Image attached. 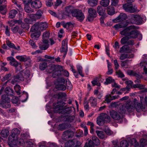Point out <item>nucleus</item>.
Returning a JSON list of instances; mask_svg holds the SVG:
<instances>
[{
    "label": "nucleus",
    "instance_id": "55",
    "mask_svg": "<svg viewBox=\"0 0 147 147\" xmlns=\"http://www.w3.org/2000/svg\"><path fill=\"white\" fill-rule=\"evenodd\" d=\"M112 100L111 99V95L110 94L107 95L106 96V98L105 100V102L109 103Z\"/></svg>",
    "mask_w": 147,
    "mask_h": 147
},
{
    "label": "nucleus",
    "instance_id": "10",
    "mask_svg": "<svg viewBox=\"0 0 147 147\" xmlns=\"http://www.w3.org/2000/svg\"><path fill=\"white\" fill-rule=\"evenodd\" d=\"M124 9L127 12L134 13L136 11L137 7L132 4L125 3L123 5Z\"/></svg>",
    "mask_w": 147,
    "mask_h": 147
},
{
    "label": "nucleus",
    "instance_id": "12",
    "mask_svg": "<svg viewBox=\"0 0 147 147\" xmlns=\"http://www.w3.org/2000/svg\"><path fill=\"white\" fill-rule=\"evenodd\" d=\"M72 16L76 18L79 21H82L85 18L84 14L82 11L79 9H75L74 11L72 13Z\"/></svg>",
    "mask_w": 147,
    "mask_h": 147
},
{
    "label": "nucleus",
    "instance_id": "28",
    "mask_svg": "<svg viewBox=\"0 0 147 147\" xmlns=\"http://www.w3.org/2000/svg\"><path fill=\"white\" fill-rule=\"evenodd\" d=\"M107 11L108 14L110 15L114 14L115 12L114 8L111 6L107 7Z\"/></svg>",
    "mask_w": 147,
    "mask_h": 147
},
{
    "label": "nucleus",
    "instance_id": "21",
    "mask_svg": "<svg viewBox=\"0 0 147 147\" xmlns=\"http://www.w3.org/2000/svg\"><path fill=\"white\" fill-rule=\"evenodd\" d=\"M74 132L70 130H68L64 132L63 135V137H65V138L72 137L74 136Z\"/></svg>",
    "mask_w": 147,
    "mask_h": 147
},
{
    "label": "nucleus",
    "instance_id": "9",
    "mask_svg": "<svg viewBox=\"0 0 147 147\" xmlns=\"http://www.w3.org/2000/svg\"><path fill=\"white\" fill-rule=\"evenodd\" d=\"M9 140L10 142L9 144L11 147H14L18 143V138L17 135L12 133L9 137Z\"/></svg>",
    "mask_w": 147,
    "mask_h": 147
},
{
    "label": "nucleus",
    "instance_id": "29",
    "mask_svg": "<svg viewBox=\"0 0 147 147\" xmlns=\"http://www.w3.org/2000/svg\"><path fill=\"white\" fill-rule=\"evenodd\" d=\"M38 24L39 28L41 30H45L48 27L47 24L46 22H41L40 23H38Z\"/></svg>",
    "mask_w": 147,
    "mask_h": 147
},
{
    "label": "nucleus",
    "instance_id": "46",
    "mask_svg": "<svg viewBox=\"0 0 147 147\" xmlns=\"http://www.w3.org/2000/svg\"><path fill=\"white\" fill-rule=\"evenodd\" d=\"M120 147H128V144L127 141L123 140L120 142Z\"/></svg>",
    "mask_w": 147,
    "mask_h": 147
},
{
    "label": "nucleus",
    "instance_id": "57",
    "mask_svg": "<svg viewBox=\"0 0 147 147\" xmlns=\"http://www.w3.org/2000/svg\"><path fill=\"white\" fill-rule=\"evenodd\" d=\"M119 0H111V5L114 6L118 5Z\"/></svg>",
    "mask_w": 147,
    "mask_h": 147
},
{
    "label": "nucleus",
    "instance_id": "31",
    "mask_svg": "<svg viewBox=\"0 0 147 147\" xmlns=\"http://www.w3.org/2000/svg\"><path fill=\"white\" fill-rule=\"evenodd\" d=\"M74 23L73 22H68L63 25V27L65 28L68 29L70 28L74 27Z\"/></svg>",
    "mask_w": 147,
    "mask_h": 147
},
{
    "label": "nucleus",
    "instance_id": "60",
    "mask_svg": "<svg viewBox=\"0 0 147 147\" xmlns=\"http://www.w3.org/2000/svg\"><path fill=\"white\" fill-rule=\"evenodd\" d=\"M29 43L33 48L36 49L37 46L34 41L30 40L29 41Z\"/></svg>",
    "mask_w": 147,
    "mask_h": 147
},
{
    "label": "nucleus",
    "instance_id": "1",
    "mask_svg": "<svg viewBox=\"0 0 147 147\" xmlns=\"http://www.w3.org/2000/svg\"><path fill=\"white\" fill-rule=\"evenodd\" d=\"M138 28L134 25L130 26L120 32L121 35L125 36L121 40V43L127 45H133L134 41L129 38H136L138 36L142 37V35L139 34L137 30Z\"/></svg>",
    "mask_w": 147,
    "mask_h": 147
},
{
    "label": "nucleus",
    "instance_id": "44",
    "mask_svg": "<svg viewBox=\"0 0 147 147\" xmlns=\"http://www.w3.org/2000/svg\"><path fill=\"white\" fill-rule=\"evenodd\" d=\"M74 145V142L73 140H69L66 142L65 144V147H71L73 146Z\"/></svg>",
    "mask_w": 147,
    "mask_h": 147
},
{
    "label": "nucleus",
    "instance_id": "53",
    "mask_svg": "<svg viewBox=\"0 0 147 147\" xmlns=\"http://www.w3.org/2000/svg\"><path fill=\"white\" fill-rule=\"evenodd\" d=\"M125 84L127 85L129 89L132 87L133 82L130 80H127L125 82Z\"/></svg>",
    "mask_w": 147,
    "mask_h": 147
},
{
    "label": "nucleus",
    "instance_id": "19",
    "mask_svg": "<svg viewBox=\"0 0 147 147\" xmlns=\"http://www.w3.org/2000/svg\"><path fill=\"white\" fill-rule=\"evenodd\" d=\"M48 43V40H42V42L40 44V48L43 50L47 49L49 47Z\"/></svg>",
    "mask_w": 147,
    "mask_h": 147
},
{
    "label": "nucleus",
    "instance_id": "32",
    "mask_svg": "<svg viewBox=\"0 0 147 147\" xmlns=\"http://www.w3.org/2000/svg\"><path fill=\"white\" fill-rule=\"evenodd\" d=\"M9 134V132L8 130L3 129L2 130L1 133V136L4 138L7 137Z\"/></svg>",
    "mask_w": 147,
    "mask_h": 147
},
{
    "label": "nucleus",
    "instance_id": "14",
    "mask_svg": "<svg viewBox=\"0 0 147 147\" xmlns=\"http://www.w3.org/2000/svg\"><path fill=\"white\" fill-rule=\"evenodd\" d=\"M88 19L89 21L96 17V11L95 9L92 8L90 7L88 9Z\"/></svg>",
    "mask_w": 147,
    "mask_h": 147
},
{
    "label": "nucleus",
    "instance_id": "63",
    "mask_svg": "<svg viewBox=\"0 0 147 147\" xmlns=\"http://www.w3.org/2000/svg\"><path fill=\"white\" fill-rule=\"evenodd\" d=\"M11 76V74H9L6 75L2 79V81H5L8 80Z\"/></svg>",
    "mask_w": 147,
    "mask_h": 147
},
{
    "label": "nucleus",
    "instance_id": "13",
    "mask_svg": "<svg viewBox=\"0 0 147 147\" xmlns=\"http://www.w3.org/2000/svg\"><path fill=\"white\" fill-rule=\"evenodd\" d=\"M142 19L141 17L138 15H132L131 16L130 21L131 23L136 24H141Z\"/></svg>",
    "mask_w": 147,
    "mask_h": 147
},
{
    "label": "nucleus",
    "instance_id": "2",
    "mask_svg": "<svg viewBox=\"0 0 147 147\" xmlns=\"http://www.w3.org/2000/svg\"><path fill=\"white\" fill-rule=\"evenodd\" d=\"M141 102H138V100L136 98H134L133 101H131L128 100L126 102L125 107L127 111L129 112L133 111L136 109L138 112H140L142 109V101L143 100V97H140Z\"/></svg>",
    "mask_w": 147,
    "mask_h": 147
},
{
    "label": "nucleus",
    "instance_id": "39",
    "mask_svg": "<svg viewBox=\"0 0 147 147\" xmlns=\"http://www.w3.org/2000/svg\"><path fill=\"white\" fill-rule=\"evenodd\" d=\"M129 62V61L128 60H126L124 61H121V66L123 67L128 68L129 67L128 65Z\"/></svg>",
    "mask_w": 147,
    "mask_h": 147
},
{
    "label": "nucleus",
    "instance_id": "47",
    "mask_svg": "<svg viewBox=\"0 0 147 147\" xmlns=\"http://www.w3.org/2000/svg\"><path fill=\"white\" fill-rule=\"evenodd\" d=\"M25 10L26 12L29 13L32 12L34 11V10L30 8L28 4H26L25 6Z\"/></svg>",
    "mask_w": 147,
    "mask_h": 147
},
{
    "label": "nucleus",
    "instance_id": "59",
    "mask_svg": "<svg viewBox=\"0 0 147 147\" xmlns=\"http://www.w3.org/2000/svg\"><path fill=\"white\" fill-rule=\"evenodd\" d=\"M144 87V85L140 84H136L134 85V88H138L140 89H143Z\"/></svg>",
    "mask_w": 147,
    "mask_h": 147
},
{
    "label": "nucleus",
    "instance_id": "5",
    "mask_svg": "<svg viewBox=\"0 0 147 147\" xmlns=\"http://www.w3.org/2000/svg\"><path fill=\"white\" fill-rule=\"evenodd\" d=\"M30 72L29 70H27L24 73V77L22 75L21 73H20L19 74L14 76L13 79L11 83L13 84H14L16 82H19L20 80L23 81L24 80V79H28L30 76Z\"/></svg>",
    "mask_w": 147,
    "mask_h": 147
},
{
    "label": "nucleus",
    "instance_id": "38",
    "mask_svg": "<svg viewBox=\"0 0 147 147\" xmlns=\"http://www.w3.org/2000/svg\"><path fill=\"white\" fill-rule=\"evenodd\" d=\"M18 12L15 9H12L11 10L9 13V18H13L14 17Z\"/></svg>",
    "mask_w": 147,
    "mask_h": 147
},
{
    "label": "nucleus",
    "instance_id": "34",
    "mask_svg": "<svg viewBox=\"0 0 147 147\" xmlns=\"http://www.w3.org/2000/svg\"><path fill=\"white\" fill-rule=\"evenodd\" d=\"M13 92L12 89L9 87L6 88L5 90V93L8 96L13 95Z\"/></svg>",
    "mask_w": 147,
    "mask_h": 147
},
{
    "label": "nucleus",
    "instance_id": "42",
    "mask_svg": "<svg viewBox=\"0 0 147 147\" xmlns=\"http://www.w3.org/2000/svg\"><path fill=\"white\" fill-rule=\"evenodd\" d=\"M38 28H39L38 24V23H36L32 27L30 30L32 32H34L37 31Z\"/></svg>",
    "mask_w": 147,
    "mask_h": 147
},
{
    "label": "nucleus",
    "instance_id": "24",
    "mask_svg": "<svg viewBox=\"0 0 147 147\" xmlns=\"http://www.w3.org/2000/svg\"><path fill=\"white\" fill-rule=\"evenodd\" d=\"M127 24L126 21H124L123 22L118 24L115 25L113 26V28L116 29H118L126 27Z\"/></svg>",
    "mask_w": 147,
    "mask_h": 147
},
{
    "label": "nucleus",
    "instance_id": "37",
    "mask_svg": "<svg viewBox=\"0 0 147 147\" xmlns=\"http://www.w3.org/2000/svg\"><path fill=\"white\" fill-rule=\"evenodd\" d=\"M98 0H88V4L91 7L96 6L98 3Z\"/></svg>",
    "mask_w": 147,
    "mask_h": 147
},
{
    "label": "nucleus",
    "instance_id": "49",
    "mask_svg": "<svg viewBox=\"0 0 147 147\" xmlns=\"http://www.w3.org/2000/svg\"><path fill=\"white\" fill-rule=\"evenodd\" d=\"M116 73L118 76L120 78H123L124 77V75L123 72L120 70H116Z\"/></svg>",
    "mask_w": 147,
    "mask_h": 147
},
{
    "label": "nucleus",
    "instance_id": "7",
    "mask_svg": "<svg viewBox=\"0 0 147 147\" xmlns=\"http://www.w3.org/2000/svg\"><path fill=\"white\" fill-rule=\"evenodd\" d=\"M110 121V118L107 115L102 113L100 116L97 118L96 122L98 125H101L105 123H107Z\"/></svg>",
    "mask_w": 147,
    "mask_h": 147
},
{
    "label": "nucleus",
    "instance_id": "27",
    "mask_svg": "<svg viewBox=\"0 0 147 147\" xmlns=\"http://www.w3.org/2000/svg\"><path fill=\"white\" fill-rule=\"evenodd\" d=\"M11 30L13 33H15L17 32L20 34H21L22 33V30L20 28H19L18 26H16L11 28Z\"/></svg>",
    "mask_w": 147,
    "mask_h": 147
},
{
    "label": "nucleus",
    "instance_id": "54",
    "mask_svg": "<svg viewBox=\"0 0 147 147\" xmlns=\"http://www.w3.org/2000/svg\"><path fill=\"white\" fill-rule=\"evenodd\" d=\"M18 22L17 20H11L8 22V24H9V26H12L14 25L15 24L17 23Z\"/></svg>",
    "mask_w": 147,
    "mask_h": 147
},
{
    "label": "nucleus",
    "instance_id": "30",
    "mask_svg": "<svg viewBox=\"0 0 147 147\" xmlns=\"http://www.w3.org/2000/svg\"><path fill=\"white\" fill-rule=\"evenodd\" d=\"M90 102L92 106H96L97 103L96 99L93 97H91L89 99Z\"/></svg>",
    "mask_w": 147,
    "mask_h": 147
},
{
    "label": "nucleus",
    "instance_id": "35",
    "mask_svg": "<svg viewBox=\"0 0 147 147\" xmlns=\"http://www.w3.org/2000/svg\"><path fill=\"white\" fill-rule=\"evenodd\" d=\"M109 3V0H102L100 2L101 5L104 7H106L108 6Z\"/></svg>",
    "mask_w": 147,
    "mask_h": 147
},
{
    "label": "nucleus",
    "instance_id": "62",
    "mask_svg": "<svg viewBox=\"0 0 147 147\" xmlns=\"http://www.w3.org/2000/svg\"><path fill=\"white\" fill-rule=\"evenodd\" d=\"M5 34L8 36H9L10 35V32H9V29L8 27V26H6L5 27Z\"/></svg>",
    "mask_w": 147,
    "mask_h": 147
},
{
    "label": "nucleus",
    "instance_id": "8",
    "mask_svg": "<svg viewBox=\"0 0 147 147\" xmlns=\"http://www.w3.org/2000/svg\"><path fill=\"white\" fill-rule=\"evenodd\" d=\"M2 101H0V107L4 108H8L10 107L9 104L10 98L5 95L2 96Z\"/></svg>",
    "mask_w": 147,
    "mask_h": 147
},
{
    "label": "nucleus",
    "instance_id": "26",
    "mask_svg": "<svg viewBox=\"0 0 147 147\" xmlns=\"http://www.w3.org/2000/svg\"><path fill=\"white\" fill-rule=\"evenodd\" d=\"M105 9H103L102 7L100 6H98L97 8V11L99 15L103 16L105 15Z\"/></svg>",
    "mask_w": 147,
    "mask_h": 147
},
{
    "label": "nucleus",
    "instance_id": "36",
    "mask_svg": "<svg viewBox=\"0 0 147 147\" xmlns=\"http://www.w3.org/2000/svg\"><path fill=\"white\" fill-rule=\"evenodd\" d=\"M40 35V32L39 31H38L31 34V36L33 39L37 40V38L39 37Z\"/></svg>",
    "mask_w": 147,
    "mask_h": 147
},
{
    "label": "nucleus",
    "instance_id": "61",
    "mask_svg": "<svg viewBox=\"0 0 147 147\" xmlns=\"http://www.w3.org/2000/svg\"><path fill=\"white\" fill-rule=\"evenodd\" d=\"M6 44L9 47L12 48L13 49L15 46V45L13 44L11 42L9 41H6Z\"/></svg>",
    "mask_w": 147,
    "mask_h": 147
},
{
    "label": "nucleus",
    "instance_id": "20",
    "mask_svg": "<svg viewBox=\"0 0 147 147\" xmlns=\"http://www.w3.org/2000/svg\"><path fill=\"white\" fill-rule=\"evenodd\" d=\"M132 49L130 48L129 47L124 45L120 48L119 52L120 53H130Z\"/></svg>",
    "mask_w": 147,
    "mask_h": 147
},
{
    "label": "nucleus",
    "instance_id": "58",
    "mask_svg": "<svg viewBox=\"0 0 147 147\" xmlns=\"http://www.w3.org/2000/svg\"><path fill=\"white\" fill-rule=\"evenodd\" d=\"M16 58L21 61H24L25 60V58L23 56H17L16 57Z\"/></svg>",
    "mask_w": 147,
    "mask_h": 147
},
{
    "label": "nucleus",
    "instance_id": "22",
    "mask_svg": "<svg viewBox=\"0 0 147 147\" xmlns=\"http://www.w3.org/2000/svg\"><path fill=\"white\" fill-rule=\"evenodd\" d=\"M92 141L90 140L89 141H90L91 144L98 145L100 144V141L98 138L96 136H93L92 138Z\"/></svg>",
    "mask_w": 147,
    "mask_h": 147
},
{
    "label": "nucleus",
    "instance_id": "52",
    "mask_svg": "<svg viewBox=\"0 0 147 147\" xmlns=\"http://www.w3.org/2000/svg\"><path fill=\"white\" fill-rule=\"evenodd\" d=\"M67 46H62L61 49L60 50L61 52L62 53H65V55H66L67 51Z\"/></svg>",
    "mask_w": 147,
    "mask_h": 147
},
{
    "label": "nucleus",
    "instance_id": "23",
    "mask_svg": "<svg viewBox=\"0 0 147 147\" xmlns=\"http://www.w3.org/2000/svg\"><path fill=\"white\" fill-rule=\"evenodd\" d=\"M42 14V11L40 10H38L35 14L32 15L33 18L35 20L40 19Z\"/></svg>",
    "mask_w": 147,
    "mask_h": 147
},
{
    "label": "nucleus",
    "instance_id": "11",
    "mask_svg": "<svg viewBox=\"0 0 147 147\" xmlns=\"http://www.w3.org/2000/svg\"><path fill=\"white\" fill-rule=\"evenodd\" d=\"M57 83H56L55 84L56 85V88L59 90H63L66 89V87L64 85L65 80L63 78H59L58 80Z\"/></svg>",
    "mask_w": 147,
    "mask_h": 147
},
{
    "label": "nucleus",
    "instance_id": "64",
    "mask_svg": "<svg viewBox=\"0 0 147 147\" xmlns=\"http://www.w3.org/2000/svg\"><path fill=\"white\" fill-rule=\"evenodd\" d=\"M140 142L143 147H147V141L145 140H141Z\"/></svg>",
    "mask_w": 147,
    "mask_h": 147
},
{
    "label": "nucleus",
    "instance_id": "40",
    "mask_svg": "<svg viewBox=\"0 0 147 147\" xmlns=\"http://www.w3.org/2000/svg\"><path fill=\"white\" fill-rule=\"evenodd\" d=\"M7 9L5 5L0 6V12L2 14H5L6 13Z\"/></svg>",
    "mask_w": 147,
    "mask_h": 147
},
{
    "label": "nucleus",
    "instance_id": "48",
    "mask_svg": "<svg viewBox=\"0 0 147 147\" xmlns=\"http://www.w3.org/2000/svg\"><path fill=\"white\" fill-rule=\"evenodd\" d=\"M47 64L46 62H42L39 65L40 69L43 70L47 67Z\"/></svg>",
    "mask_w": 147,
    "mask_h": 147
},
{
    "label": "nucleus",
    "instance_id": "41",
    "mask_svg": "<svg viewBox=\"0 0 147 147\" xmlns=\"http://www.w3.org/2000/svg\"><path fill=\"white\" fill-rule=\"evenodd\" d=\"M77 70L79 74L82 77L84 76V74H82L83 68L82 66L80 65H77L76 66Z\"/></svg>",
    "mask_w": 147,
    "mask_h": 147
},
{
    "label": "nucleus",
    "instance_id": "15",
    "mask_svg": "<svg viewBox=\"0 0 147 147\" xmlns=\"http://www.w3.org/2000/svg\"><path fill=\"white\" fill-rule=\"evenodd\" d=\"M42 5V3L39 0H34L31 3V7L34 9H38L40 8Z\"/></svg>",
    "mask_w": 147,
    "mask_h": 147
},
{
    "label": "nucleus",
    "instance_id": "3",
    "mask_svg": "<svg viewBox=\"0 0 147 147\" xmlns=\"http://www.w3.org/2000/svg\"><path fill=\"white\" fill-rule=\"evenodd\" d=\"M47 71L49 73H53V78L56 77L61 74V71L63 70V67L61 66L58 65L50 64L47 67Z\"/></svg>",
    "mask_w": 147,
    "mask_h": 147
},
{
    "label": "nucleus",
    "instance_id": "43",
    "mask_svg": "<svg viewBox=\"0 0 147 147\" xmlns=\"http://www.w3.org/2000/svg\"><path fill=\"white\" fill-rule=\"evenodd\" d=\"M49 36V33L47 31L45 32L42 36V40H48V39Z\"/></svg>",
    "mask_w": 147,
    "mask_h": 147
},
{
    "label": "nucleus",
    "instance_id": "4",
    "mask_svg": "<svg viewBox=\"0 0 147 147\" xmlns=\"http://www.w3.org/2000/svg\"><path fill=\"white\" fill-rule=\"evenodd\" d=\"M119 111L120 113H118L115 111L111 110L110 112V115L112 118L115 120H119L122 118V114L125 113L127 110L125 107V105L122 106L121 108H120Z\"/></svg>",
    "mask_w": 147,
    "mask_h": 147
},
{
    "label": "nucleus",
    "instance_id": "51",
    "mask_svg": "<svg viewBox=\"0 0 147 147\" xmlns=\"http://www.w3.org/2000/svg\"><path fill=\"white\" fill-rule=\"evenodd\" d=\"M104 130L106 133L108 135H111L112 133V132L107 126H106L105 127V128L104 129Z\"/></svg>",
    "mask_w": 147,
    "mask_h": 147
},
{
    "label": "nucleus",
    "instance_id": "17",
    "mask_svg": "<svg viewBox=\"0 0 147 147\" xmlns=\"http://www.w3.org/2000/svg\"><path fill=\"white\" fill-rule=\"evenodd\" d=\"M127 18V15L124 13H120L119 16L115 19L113 21L114 22H118L124 20H125Z\"/></svg>",
    "mask_w": 147,
    "mask_h": 147
},
{
    "label": "nucleus",
    "instance_id": "45",
    "mask_svg": "<svg viewBox=\"0 0 147 147\" xmlns=\"http://www.w3.org/2000/svg\"><path fill=\"white\" fill-rule=\"evenodd\" d=\"M59 98H62L65 100L66 99L67 95L65 93H60L58 94Z\"/></svg>",
    "mask_w": 147,
    "mask_h": 147
},
{
    "label": "nucleus",
    "instance_id": "56",
    "mask_svg": "<svg viewBox=\"0 0 147 147\" xmlns=\"http://www.w3.org/2000/svg\"><path fill=\"white\" fill-rule=\"evenodd\" d=\"M14 90L16 92L18 93V94H20V85H16L14 87Z\"/></svg>",
    "mask_w": 147,
    "mask_h": 147
},
{
    "label": "nucleus",
    "instance_id": "18",
    "mask_svg": "<svg viewBox=\"0 0 147 147\" xmlns=\"http://www.w3.org/2000/svg\"><path fill=\"white\" fill-rule=\"evenodd\" d=\"M75 9L73 6H69L66 7L65 9L66 15L68 16H70L71 14L72 16V13L75 11Z\"/></svg>",
    "mask_w": 147,
    "mask_h": 147
},
{
    "label": "nucleus",
    "instance_id": "33",
    "mask_svg": "<svg viewBox=\"0 0 147 147\" xmlns=\"http://www.w3.org/2000/svg\"><path fill=\"white\" fill-rule=\"evenodd\" d=\"M96 133L100 138L102 139L105 138V135L102 131L96 130Z\"/></svg>",
    "mask_w": 147,
    "mask_h": 147
},
{
    "label": "nucleus",
    "instance_id": "16",
    "mask_svg": "<svg viewBox=\"0 0 147 147\" xmlns=\"http://www.w3.org/2000/svg\"><path fill=\"white\" fill-rule=\"evenodd\" d=\"M7 59L8 61H10L9 64L12 66L17 67L20 63H19L13 57H7Z\"/></svg>",
    "mask_w": 147,
    "mask_h": 147
},
{
    "label": "nucleus",
    "instance_id": "25",
    "mask_svg": "<svg viewBox=\"0 0 147 147\" xmlns=\"http://www.w3.org/2000/svg\"><path fill=\"white\" fill-rule=\"evenodd\" d=\"M142 58L143 60L141 61L140 63V65L142 67L144 66V68L146 67L145 66L147 65V61L145 60V59H147V54H144L142 55Z\"/></svg>",
    "mask_w": 147,
    "mask_h": 147
},
{
    "label": "nucleus",
    "instance_id": "50",
    "mask_svg": "<svg viewBox=\"0 0 147 147\" xmlns=\"http://www.w3.org/2000/svg\"><path fill=\"white\" fill-rule=\"evenodd\" d=\"M114 80L111 77H109L107 78L106 80V81L104 83V84H108L111 82H113Z\"/></svg>",
    "mask_w": 147,
    "mask_h": 147
},
{
    "label": "nucleus",
    "instance_id": "6",
    "mask_svg": "<svg viewBox=\"0 0 147 147\" xmlns=\"http://www.w3.org/2000/svg\"><path fill=\"white\" fill-rule=\"evenodd\" d=\"M64 104L61 102H58L53 104L54 109L57 112L59 113H68V111L69 110L68 108H65L64 107Z\"/></svg>",
    "mask_w": 147,
    "mask_h": 147
}]
</instances>
